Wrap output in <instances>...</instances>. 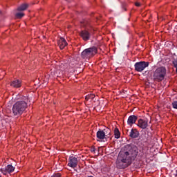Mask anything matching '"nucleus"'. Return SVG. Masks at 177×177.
<instances>
[{
  "label": "nucleus",
  "instance_id": "nucleus-15",
  "mask_svg": "<svg viewBox=\"0 0 177 177\" xmlns=\"http://www.w3.org/2000/svg\"><path fill=\"white\" fill-rule=\"evenodd\" d=\"M102 131H104L106 138H110V136H111V130L110 129L106 127Z\"/></svg>",
  "mask_w": 177,
  "mask_h": 177
},
{
  "label": "nucleus",
  "instance_id": "nucleus-11",
  "mask_svg": "<svg viewBox=\"0 0 177 177\" xmlns=\"http://www.w3.org/2000/svg\"><path fill=\"white\" fill-rule=\"evenodd\" d=\"M58 46L60 49H64V48L67 46V41H66V39L61 37L58 41Z\"/></svg>",
  "mask_w": 177,
  "mask_h": 177
},
{
  "label": "nucleus",
  "instance_id": "nucleus-28",
  "mask_svg": "<svg viewBox=\"0 0 177 177\" xmlns=\"http://www.w3.org/2000/svg\"><path fill=\"white\" fill-rule=\"evenodd\" d=\"M66 2H70V0H66Z\"/></svg>",
  "mask_w": 177,
  "mask_h": 177
},
{
  "label": "nucleus",
  "instance_id": "nucleus-31",
  "mask_svg": "<svg viewBox=\"0 0 177 177\" xmlns=\"http://www.w3.org/2000/svg\"><path fill=\"white\" fill-rule=\"evenodd\" d=\"M0 177H2V176H0Z\"/></svg>",
  "mask_w": 177,
  "mask_h": 177
},
{
  "label": "nucleus",
  "instance_id": "nucleus-14",
  "mask_svg": "<svg viewBox=\"0 0 177 177\" xmlns=\"http://www.w3.org/2000/svg\"><path fill=\"white\" fill-rule=\"evenodd\" d=\"M28 8V4L24 3L17 8V10L18 12H23L24 10H27Z\"/></svg>",
  "mask_w": 177,
  "mask_h": 177
},
{
  "label": "nucleus",
  "instance_id": "nucleus-25",
  "mask_svg": "<svg viewBox=\"0 0 177 177\" xmlns=\"http://www.w3.org/2000/svg\"><path fill=\"white\" fill-rule=\"evenodd\" d=\"M138 140V142H137V145H142V143H140V142H142V138H139Z\"/></svg>",
  "mask_w": 177,
  "mask_h": 177
},
{
  "label": "nucleus",
  "instance_id": "nucleus-19",
  "mask_svg": "<svg viewBox=\"0 0 177 177\" xmlns=\"http://www.w3.org/2000/svg\"><path fill=\"white\" fill-rule=\"evenodd\" d=\"M81 24L82 27H88V26H89V21L84 19L82 21H81Z\"/></svg>",
  "mask_w": 177,
  "mask_h": 177
},
{
  "label": "nucleus",
  "instance_id": "nucleus-6",
  "mask_svg": "<svg viewBox=\"0 0 177 177\" xmlns=\"http://www.w3.org/2000/svg\"><path fill=\"white\" fill-rule=\"evenodd\" d=\"M78 165V158L75 156H70L68 158V167L71 168H77Z\"/></svg>",
  "mask_w": 177,
  "mask_h": 177
},
{
  "label": "nucleus",
  "instance_id": "nucleus-20",
  "mask_svg": "<svg viewBox=\"0 0 177 177\" xmlns=\"http://www.w3.org/2000/svg\"><path fill=\"white\" fill-rule=\"evenodd\" d=\"M127 3L126 2H122L121 4V8L122 12H127Z\"/></svg>",
  "mask_w": 177,
  "mask_h": 177
},
{
  "label": "nucleus",
  "instance_id": "nucleus-2",
  "mask_svg": "<svg viewBox=\"0 0 177 177\" xmlns=\"http://www.w3.org/2000/svg\"><path fill=\"white\" fill-rule=\"evenodd\" d=\"M28 107V105L27 104V102H26L24 100L17 101L14 105L12 106V114L14 115H21L26 110H27V108Z\"/></svg>",
  "mask_w": 177,
  "mask_h": 177
},
{
  "label": "nucleus",
  "instance_id": "nucleus-5",
  "mask_svg": "<svg viewBox=\"0 0 177 177\" xmlns=\"http://www.w3.org/2000/svg\"><path fill=\"white\" fill-rule=\"evenodd\" d=\"M149 62L141 61L136 62L134 64V70L137 73H142L147 67H149Z\"/></svg>",
  "mask_w": 177,
  "mask_h": 177
},
{
  "label": "nucleus",
  "instance_id": "nucleus-1",
  "mask_svg": "<svg viewBox=\"0 0 177 177\" xmlns=\"http://www.w3.org/2000/svg\"><path fill=\"white\" fill-rule=\"evenodd\" d=\"M124 151H120L116 161V167L119 169H124L132 164L139 154V149L133 144H127L124 147Z\"/></svg>",
  "mask_w": 177,
  "mask_h": 177
},
{
  "label": "nucleus",
  "instance_id": "nucleus-10",
  "mask_svg": "<svg viewBox=\"0 0 177 177\" xmlns=\"http://www.w3.org/2000/svg\"><path fill=\"white\" fill-rule=\"evenodd\" d=\"M139 131L136 129H132L129 133V136L131 139H136L137 138H139Z\"/></svg>",
  "mask_w": 177,
  "mask_h": 177
},
{
  "label": "nucleus",
  "instance_id": "nucleus-4",
  "mask_svg": "<svg viewBox=\"0 0 177 177\" xmlns=\"http://www.w3.org/2000/svg\"><path fill=\"white\" fill-rule=\"evenodd\" d=\"M96 53H97V48L93 46L84 49L81 53V57L82 59H91V57H93Z\"/></svg>",
  "mask_w": 177,
  "mask_h": 177
},
{
  "label": "nucleus",
  "instance_id": "nucleus-7",
  "mask_svg": "<svg viewBox=\"0 0 177 177\" xmlns=\"http://www.w3.org/2000/svg\"><path fill=\"white\" fill-rule=\"evenodd\" d=\"M80 35L84 41H89L91 39V32L86 29L82 30L80 32Z\"/></svg>",
  "mask_w": 177,
  "mask_h": 177
},
{
  "label": "nucleus",
  "instance_id": "nucleus-29",
  "mask_svg": "<svg viewBox=\"0 0 177 177\" xmlns=\"http://www.w3.org/2000/svg\"><path fill=\"white\" fill-rule=\"evenodd\" d=\"M141 157H143V154H141Z\"/></svg>",
  "mask_w": 177,
  "mask_h": 177
},
{
  "label": "nucleus",
  "instance_id": "nucleus-17",
  "mask_svg": "<svg viewBox=\"0 0 177 177\" xmlns=\"http://www.w3.org/2000/svg\"><path fill=\"white\" fill-rule=\"evenodd\" d=\"M6 168L8 174H12V172L15 171V167H13L12 165H8Z\"/></svg>",
  "mask_w": 177,
  "mask_h": 177
},
{
  "label": "nucleus",
  "instance_id": "nucleus-23",
  "mask_svg": "<svg viewBox=\"0 0 177 177\" xmlns=\"http://www.w3.org/2000/svg\"><path fill=\"white\" fill-rule=\"evenodd\" d=\"M173 109H176L177 110V101H174L172 102Z\"/></svg>",
  "mask_w": 177,
  "mask_h": 177
},
{
  "label": "nucleus",
  "instance_id": "nucleus-13",
  "mask_svg": "<svg viewBox=\"0 0 177 177\" xmlns=\"http://www.w3.org/2000/svg\"><path fill=\"white\" fill-rule=\"evenodd\" d=\"M10 86H12V88H20L21 86V81L19 80H15L11 82Z\"/></svg>",
  "mask_w": 177,
  "mask_h": 177
},
{
  "label": "nucleus",
  "instance_id": "nucleus-21",
  "mask_svg": "<svg viewBox=\"0 0 177 177\" xmlns=\"http://www.w3.org/2000/svg\"><path fill=\"white\" fill-rule=\"evenodd\" d=\"M15 16H16V18H17V19H21V17H24V13H23V12H17V13L15 15Z\"/></svg>",
  "mask_w": 177,
  "mask_h": 177
},
{
  "label": "nucleus",
  "instance_id": "nucleus-16",
  "mask_svg": "<svg viewBox=\"0 0 177 177\" xmlns=\"http://www.w3.org/2000/svg\"><path fill=\"white\" fill-rule=\"evenodd\" d=\"M114 135L115 139H120V138H121V133H120V130H118V128H115Z\"/></svg>",
  "mask_w": 177,
  "mask_h": 177
},
{
  "label": "nucleus",
  "instance_id": "nucleus-8",
  "mask_svg": "<svg viewBox=\"0 0 177 177\" xmlns=\"http://www.w3.org/2000/svg\"><path fill=\"white\" fill-rule=\"evenodd\" d=\"M138 127L141 128V129H146L149 127V121L147 120L139 119Z\"/></svg>",
  "mask_w": 177,
  "mask_h": 177
},
{
  "label": "nucleus",
  "instance_id": "nucleus-12",
  "mask_svg": "<svg viewBox=\"0 0 177 177\" xmlns=\"http://www.w3.org/2000/svg\"><path fill=\"white\" fill-rule=\"evenodd\" d=\"M96 136L97 139H100L101 140H103V139H107L103 130L100 129H99V130L97 131Z\"/></svg>",
  "mask_w": 177,
  "mask_h": 177
},
{
  "label": "nucleus",
  "instance_id": "nucleus-18",
  "mask_svg": "<svg viewBox=\"0 0 177 177\" xmlns=\"http://www.w3.org/2000/svg\"><path fill=\"white\" fill-rule=\"evenodd\" d=\"M93 99H95L94 94H88L85 97V100H86V102H88V100H93Z\"/></svg>",
  "mask_w": 177,
  "mask_h": 177
},
{
  "label": "nucleus",
  "instance_id": "nucleus-24",
  "mask_svg": "<svg viewBox=\"0 0 177 177\" xmlns=\"http://www.w3.org/2000/svg\"><path fill=\"white\" fill-rule=\"evenodd\" d=\"M174 67H177V59L173 62Z\"/></svg>",
  "mask_w": 177,
  "mask_h": 177
},
{
  "label": "nucleus",
  "instance_id": "nucleus-22",
  "mask_svg": "<svg viewBox=\"0 0 177 177\" xmlns=\"http://www.w3.org/2000/svg\"><path fill=\"white\" fill-rule=\"evenodd\" d=\"M1 172L3 174V175H7L8 169H6V167L1 169Z\"/></svg>",
  "mask_w": 177,
  "mask_h": 177
},
{
  "label": "nucleus",
  "instance_id": "nucleus-27",
  "mask_svg": "<svg viewBox=\"0 0 177 177\" xmlns=\"http://www.w3.org/2000/svg\"><path fill=\"white\" fill-rule=\"evenodd\" d=\"M135 5H136V6H138V7L140 6V3H138V2H136V3H135Z\"/></svg>",
  "mask_w": 177,
  "mask_h": 177
},
{
  "label": "nucleus",
  "instance_id": "nucleus-30",
  "mask_svg": "<svg viewBox=\"0 0 177 177\" xmlns=\"http://www.w3.org/2000/svg\"><path fill=\"white\" fill-rule=\"evenodd\" d=\"M176 30H177V26H176Z\"/></svg>",
  "mask_w": 177,
  "mask_h": 177
},
{
  "label": "nucleus",
  "instance_id": "nucleus-3",
  "mask_svg": "<svg viewBox=\"0 0 177 177\" xmlns=\"http://www.w3.org/2000/svg\"><path fill=\"white\" fill-rule=\"evenodd\" d=\"M167 75V68L164 66L158 67L153 72V80L154 81H157V82H161V81H164V78Z\"/></svg>",
  "mask_w": 177,
  "mask_h": 177
},
{
  "label": "nucleus",
  "instance_id": "nucleus-26",
  "mask_svg": "<svg viewBox=\"0 0 177 177\" xmlns=\"http://www.w3.org/2000/svg\"><path fill=\"white\" fill-rule=\"evenodd\" d=\"M96 149H95V147H93L92 148H91V152L92 153H95V151Z\"/></svg>",
  "mask_w": 177,
  "mask_h": 177
},
{
  "label": "nucleus",
  "instance_id": "nucleus-9",
  "mask_svg": "<svg viewBox=\"0 0 177 177\" xmlns=\"http://www.w3.org/2000/svg\"><path fill=\"white\" fill-rule=\"evenodd\" d=\"M138 121V116L135 115H131L129 117L127 120V124L128 125H130V127H132L135 122Z\"/></svg>",
  "mask_w": 177,
  "mask_h": 177
}]
</instances>
